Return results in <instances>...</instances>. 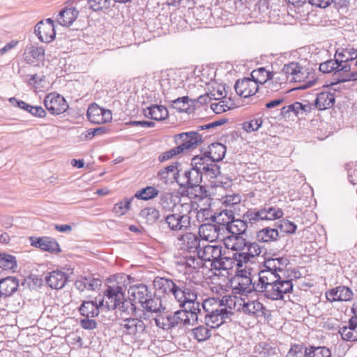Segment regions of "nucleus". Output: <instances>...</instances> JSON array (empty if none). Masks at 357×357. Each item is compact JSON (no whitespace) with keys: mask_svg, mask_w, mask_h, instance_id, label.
Instances as JSON below:
<instances>
[{"mask_svg":"<svg viewBox=\"0 0 357 357\" xmlns=\"http://www.w3.org/2000/svg\"><path fill=\"white\" fill-rule=\"evenodd\" d=\"M289 261L286 257L270 258L264 264V268L258 273V282L252 279L234 276L230 280V287L235 294H247L252 291L264 292L271 300H281L284 295L293 290L292 281L282 276L284 269Z\"/></svg>","mask_w":357,"mask_h":357,"instance_id":"f257e3e1","label":"nucleus"},{"mask_svg":"<svg viewBox=\"0 0 357 357\" xmlns=\"http://www.w3.org/2000/svg\"><path fill=\"white\" fill-rule=\"evenodd\" d=\"M126 287L117 283L116 285L109 286L105 292L106 300L102 299L98 302L83 301L79 307L81 314L86 317L93 318L98 315L99 308L104 306L105 302L108 310H114L117 307L123 308L126 304L125 291Z\"/></svg>","mask_w":357,"mask_h":357,"instance_id":"f03ea898","label":"nucleus"},{"mask_svg":"<svg viewBox=\"0 0 357 357\" xmlns=\"http://www.w3.org/2000/svg\"><path fill=\"white\" fill-rule=\"evenodd\" d=\"M202 307L205 314L206 325L211 328H216L221 326L233 314L221 307L220 299L210 298L204 301Z\"/></svg>","mask_w":357,"mask_h":357,"instance_id":"7ed1b4c3","label":"nucleus"},{"mask_svg":"<svg viewBox=\"0 0 357 357\" xmlns=\"http://www.w3.org/2000/svg\"><path fill=\"white\" fill-rule=\"evenodd\" d=\"M192 207L184 200L180 204L178 210L166 215L165 222L169 230L176 232L185 231L190 228L191 225H195V220H192L190 216Z\"/></svg>","mask_w":357,"mask_h":357,"instance_id":"20e7f679","label":"nucleus"},{"mask_svg":"<svg viewBox=\"0 0 357 357\" xmlns=\"http://www.w3.org/2000/svg\"><path fill=\"white\" fill-rule=\"evenodd\" d=\"M190 284V282L173 281L165 278H156L153 280V286L157 291L172 295L176 301L183 298V293L188 290V287Z\"/></svg>","mask_w":357,"mask_h":357,"instance_id":"39448f33","label":"nucleus"},{"mask_svg":"<svg viewBox=\"0 0 357 357\" xmlns=\"http://www.w3.org/2000/svg\"><path fill=\"white\" fill-rule=\"evenodd\" d=\"M197 293L193 284L191 283L188 287V290L183 293V298L176 301L179 303L180 307L184 308L190 314L192 321H197L198 319V314L202 313V304L197 301Z\"/></svg>","mask_w":357,"mask_h":357,"instance_id":"423d86ee","label":"nucleus"},{"mask_svg":"<svg viewBox=\"0 0 357 357\" xmlns=\"http://www.w3.org/2000/svg\"><path fill=\"white\" fill-rule=\"evenodd\" d=\"M44 105L47 110L53 115L62 114L68 108V105L65 98L56 93L47 94L45 98Z\"/></svg>","mask_w":357,"mask_h":357,"instance_id":"0eeeda50","label":"nucleus"},{"mask_svg":"<svg viewBox=\"0 0 357 357\" xmlns=\"http://www.w3.org/2000/svg\"><path fill=\"white\" fill-rule=\"evenodd\" d=\"M215 161L211 160L206 153L202 156H195L192 159L191 165L197 168L202 177L205 175L210 178H213L216 175V167L214 164Z\"/></svg>","mask_w":357,"mask_h":357,"instance_id":"6e6552de","label":"nucleus"},{"mask_svg":"<svg viewBox=\"0 0 357 357\" xmlns=\"http://www.w3.org/2000/svg\"><path fill=\"white\" fill-rule=\"evenodd\" d=\"M177 246L179 249L190 254H195L200 249V239L196 234L186 232L177 238Z\"/></svg>","mask_w":357,"mask_h":357,"instance_id":"1a4fd4ad","label":"nucleus"},{"mask_svg":"<svg viewBox=\"0 0 357 357\" xmlns=\"http://www.w3.org/2000/svg\"><path fill=\"white\" fill-rule=\"evenodd\" d=\"M34 31L38 39L43 43H50L56 35L54 22L50 18L39 22L36 25Z\"/></svg>","mask_w":357,"mask_h":357,"instance_id":"9d476101","label":"nucleus"},{"mask_svg":"<svg viewBox=\"0 0 357 357\" xmlns=\"http://www.w3.org/2000/svg\"><path fill=\"white\" fill-rule=\"evenodd\" d=\"M176 180V183L181 188H192L195 186H199L202 182V174L199 173L197 168L192 166L189 170L180 175Z\"/></svg>","mask_w":357,"mask_h":357,"instance_id":"9b49d317","label":"nucleus"},{"mask_svg":"<svg viewBox=\"0 0 357 357\" xmlns=\"http://www.w3.org/2000/svg\"><path fill=\"white\" fill-rule=\"evenodd\" d=\"M89 120L96 124H101L109 122L112 119V112L109 109H105L97 104H91L87 110Z\"/></svg>","mask_w":357,"mask_h":357,"instance_id":"f8f14e48","label":"nucleus"},{"mask_svg":"<svg viewBox=\"0 0 357 357\" xmlns=\"http://www.w3.org/2000/svg\"><path fill=\"white\" fill-rule=\"evenodd\" d=\"M177 137L181 140L178 147L182 149V153L196 148L203 141V137L196 131L178 134Z\"/></svg>","mask_w":357,"mask_h":357,"instance_id":"ddd939ff","label":"nucleus"},{"mask_svg":"<svg viewBox=\"0 0 357 357\" xmlns=\"http://www.w3.org/2000/svg\"><path fill=\"white\" fill-rule=\"evenodd\" d=\"M186 202L188 204H190L193 206L192 208L193 211L190 213V216L192 217V220H195V225L206 221L213 222L214 214L211 208H200L198 210V204L189 198L186 199Z\"/></svg>","mask_w":357,"mask_h":357,"instance_id":"4468645a","label":"nucleus"},{"mask_svg":"<svg viewBox=\"0 0 357 357\" xmlns=\"http://www.w3.org/2000/svg\"><path fill=\"white\" fill-rule=\"evenodd\" d=\"M261 252V247L256 242H248L245 250L241 253L236 254L237 266H243V263H248L250 259L259 256Z\"/></svg>","mask_w":357,"mask_h":357,"instance_id":"2eb2a0df","label":"nucleus"},{"mask_svg":"<svg viewBox=\"0 0 357 357\" xmlns=\"http://www.w3.org/2000/svg\"><path fill=\"white\" fill-rule=\"evenodd\" d=\"M234 88L238 96L247 98L254 95L257 92L258 84H257V82L252 79V78H244L237 80Z\"/></svg>","mask_w":357,"mask_h":357,"instance_id":"dca6fc26","label":"nucleus"},{"mask_svg":"<svg viewBox=\"0 0 357 357\" xmlns=\"http://www.w3.org/2000/svg\"><path fill=\"white\" fill-rule=\"evenodd\" d=\"M353 291L345 286H339L326 292V297L331 303L335 301H349L353 298Z\"/></svg>","mask_w":357,"mask_h":357,"instance_id":"f3484780","label":"nucleus"},{"mask_svg":"<svg viewBox=\"0 0 357 357\" xmlns=\"http://www.w3.org/2000/svg\"><path fill=\"white\" fill-rule=\"evenodd\" d=\"M182 83H176L175 79H163L160 82L162 93L166 101L179 96L183 90Z\"/></svg>","mask_w":357,"mask_h":357,"instance_id":"a211bd4d","label":"nucleus"},{"mask_svg":"<svg viewBox=\"0 0 357 357\" xmlns=\"http://www.w3.org/2000/svg\"><path fill=\"white\" fill-rule=\"evenodd\" d=\"M120 328L126 335H137L146 330L143 321L138 319H126L120 324Z\"/></svg>","mask_w":357,"mask_h":357,"instance_id":"6ab92c4d","label":"nucleus"},{"mask_svg":"<svg viewBox=\"0 0 357 357\" xmlns=\"http://www.w3.org/2000/svg\"><path fill=\"white\" fill-rule=\"evenodd\" d=\"M186 199L187 198H183V199H181L176 195H174L172 193L165 192L160 195V204L162 209L172 213L178 210L180 204L184 200L186 202Z\"/></svg>","mask_w":357,"mask_h":357,"instance_id":"aec40b11","label":"nucleus"},{"mask_svg":"<svg viewBox=\"0 0 357 357\" xmlns=\"http://www.w3.org/2000/svg\"><path fill=\"white\" fill-rule=\"evenodd\" d=\"M220 227L211 222L202 224L199 227V236L203 240L214 242L218 239Z\"/></svg>","mask_w":357,"mask_h":357,"instance_id":"412c9836","label":"nucleus"},{"mask_svg":"<svg viewBox=\"0 0 357 357\" xmlns=\"http://www.w3.org/2000/svg\"><path fill=\"white\" fill-rule=\"evenodd\" d=\"M197 255L202 259V261H211L212 266L213 262L221 257L222 247L215 245H204L197 252Z\"/></svg>","mask_w":357,"mask_h":357,"instance_id":"4be33fe9","label":"nucleus"},{"mask_svg":"<svg viewBox=\"0 0 357 357\" xmlns=\"http://www.w3.org/2000/svg\"><path fill=\"white\" fill-rule=\"evenodd\" d=\"M128 293L130 300L135 303H138L141 305L144 303L146 299L151 295L147 287L142 284L130 287Z\"/></svg>","mask_w":357,"mask_h":357,"instance_id":"5701e85b","label":"nucleus"},{"mask_svg":"<svg viewBox=\"0 0 357 357\" xmlns=\"http://www.w3.org/2000/svg\"><path fill=\"white\" fill-rule=\"evenodd\" d=\"M102 282L91 276L81 277L75 282V287L79 291H96L101 286Z\"/></svg>","mask_w":357,"mask_h":357,"instance_id":"b1692460","label":"nucleus"},{"mask_svg":"<svg viewBox=\"0 0 357 357\" xmlns=\"http://www.w3.org/2000/svg\"><path fill=\"white\" fill-rule=\"evenodd\" d=\"M241 307V312L250 316L261 317L264 314L263 304L257 300L246 302L243 299Z\"/></svg>","mask_w":357,"mask_h":357,"instance_id":"393cba45","label":"nucleus"},{"mask_svg":"<svg viewBox=\"0 0 357 357\" xmlns=\"http://www.w3.org/2000/svg\"><path fill=\"white\" fill-rule=\"evenodd\" d=\"M45 281L52 289H60L66 284L67 276L62 271H54L49 273L48 275L45 278Z\"/></svg>","mask_w":357,"mask_h":357,"instance_id":"a878e982","label":"nucleus"},{"mask_svg":"<svg viewBox=\"0 0 357 357\" xmlns=\"http://www.w3.org/2000/svg\"><path fill=\"white\" fill-rule=\"evenodd\" d=\"M31 245L40 248L43 250L48 252L59 251V245L58 243L50 237H41L33 239L31 238Z\"/></svg>","mask_w":357,"mask_h":357,"instance_id":"bb28decb","label":"nucleus"},{"mask_svg":"<svg viewBox=\"0 0 357 357\" xmlns=\"http://www.w3.org/2000/svg\"><path fill=\"white\" fill-rule=\"evenodd\" d=\"M179 176V171L178 170V162H174L160 170L158 173V177L164 183L176 182Z\"/></svg>","mask_w":357,"mask_h":357,"instance_id":"cd10ccee","label":"nucleus"},{"mask_svg":"<svg viewBox=\"0 0 357 357\" xmlns=\"http://www.w3.org/2000/svg\"><path fill=\"white\" fill-rule=\"evenodd\" d=\"M144 115L155 121H162L168 117L167 109L163 105H153L144 109Z\"/></svg>","mask_w":357,"mask_h":357,"instance_id":"c85d7f7f","label":"nucleus"},{"mask_svg":"<svg viewBox=\"0 0 357 357\" xmlns=\"http://www.w3.org/2000/svg\"><path fill=\"white\" fill-rule=\"evenodd\" d=\"M78 13V10L75 7H66L59 12L57 22L62 26H69L77 17Z\"/></svg>","mask_w":357,"mask_h":357,"instance_id":"c756f323","label":"nucleus"},{"mask_svg":"<svg viewBox=\"0 0 357 357\" xmlns=\"http://www.w3.org/2000/svg\"><path fill=\"white\" fill-rule=\"evenodd\" d=\"M13 105L17 106L32 114L34 116L43 118L46 116L45 110L40 106H32L22 100H18L15 98H10Z\"/></svg>","mask_w":357,"mask_h":357,"instance_id":"7c9ffc66","label":"nucleus"},{"mask_svg":"<svg viewBox=\"0 0 357 357\" xmlns=\"http://www.w3.org/2000/svg\"><path fill=\"white\" fill-rule=\"evenodd\" d=\"M18 281L13 277L0 280V296L8 297L15 293L18 288Z\"/></svg>","mask_w":357,"mask_h":357,"instance_id":"2f4dec72","label":"nucleus"},{"mask_svg":"<svg viewBox=\"0 0 357 357\" xmlns=\"http://www.w3.org/2000/svg\"><path fill=\"white\" fill-rule=\"evenodd\" d=\"M335 98L333 93L328 91L319 93L315 100L316 107L324 110L332 107L335 104Z\"/></svg>","mask_w":357,"mask_h":357,"instance_id":"473e14b6","label":"nucleus"},{"mask_svg":"<svg viewBox=\"0 0 357 357\" xmlns=\"http://www.w3.org/2000/svg\"><path fill=\"white\" fill-rule=\"evenodd\" d=\"M246 240L240 235H231L225 239V245L228 249L235 251H242L245 250L247 245Z\"/></svg>","mask_w":357,"mask_h":357,"instance_id":"72a5a7b5","label":"nucleus"},{"mask_svg":"<svg viewBox=\"0 0 357 357\" xmlns=\"http://www.w3.org/2000/svg\"><path fill=\"white\" fill-rule=\"evenodd\" d=\"M24 55V59L28 63H33L36 61L43 59L45 50L42 47L31 46L26 48Z\"/></svg>","mask_w":357,"mask_h":357,"instance_id":"f704fd0d","label":"nucleus"},{"mask_svg":"<svg viewBox=\"0 0 357 357\" xmlns=\"http://www.w3.org/2000/svg\"><path fill=\"white\" fill-rule=\"evenodd\" d=\"M279 238L278 229L271 227H266L257 233V239L261 243H271L276 241Z\"/></svg>","mask_w":357,"mask_h":357,"instance_id":"c9c22d12","label":"nucleus"},{"mask_svg":"<svg viewBox=\"0 0 357 357\" xmlns=\"http://www.w3.org/2000/svg\"><path fill=\"white\" fill-rule=\"evenodd\" d=\"M220 301L221 302V307L231 312H232V310L241 311L243 298L235 296H225Z\"/></svg>","mask_w":357,"mask_h":357,"instance_id":"e433bc0d","label":"nucleus"},{"mask_svg":"<svg viewBox=\"0 0 357 357\" xmlns=\"http://www.w3.org/2000/svg\"><path fill=\"white\" fill-rule=\"evenodd\" d=\"M287 81V76L284 73H282V72H272L270 79L267 84V87L273 91H278L281 89L282 84H286Z\"/></svg>","mask_w":357,"mask_h":357,"instance_id":"4c0bfd02","label":"nucleus"},{"mask_svg":"<svg viewBox=\"0 0 357 357\" xmlns=\"http://www.w3.org/2000/svg\"><path fill=\"white\" fill-rule=\"evenodd\" d=\"M234 218V213L231 210H222L218 213L214 214L213 222L218 225L225 226L226 229L229 227Z\"/></svg>","mask_w":357,"mask_h":357,"instance_id":"58836bf2","label":"nucleus"},{"mask_svg":"<svg viewBox=\"0 0 357 357\" xmlns=\"http://www.w3.org/2000/svg\"><path fill=\"white\" fill-rule=\"evenodd\" d=\"M174 320L172 314L158 315L154 319V322L158 328L168 331L176 327Z\"/></svg>","mask_w":357,"mask_h":357,"instance_id":"ea45409f","label":"nucleus"},{"mask_svg":"<svg viewBox=\"0 0 357 357\" xmlns=\"http://www.w3.org/2000/svg\"><path fill=\"white\" fill-rule=\"evenodd\" d=\"M209 151L206 153L213 161H220L223 159L226 153V146L220 143L212 144Z\"/></svg>","mask_w":357,"mask_h":357,"instance_id":"a19ab883","label":"nucleus"},{"mask_svg":"<svg viewBox=\"0 0 357 357\" xmlns=\"http://www.w3.org/2000/svg\"><path fill=\"white\" fill-rule=\"evenodd\" d=\"M264 220H275L284 215L283 211L277 206H265L261 208Z\"/></svg>","mask_w":357,"mask_h":357,"instance_id":"79ce46f5","label":"nucleus"},{"mask_svg":"<svg viewBox=\"0 0 357 357\" xmlns=\"http://www.w3.org/2000/svg\"><path fill=\"white\" fill-rule=\"evenodd\" d=\"M242 218H244L245 222L250 226H253L264 220L261 208L259 209L254 208L248 210L243 215Z\"/></svg>","mask_w":357,"mask_h":357,"instance_id":"37998d69","label":"nucleus"},{"mask_svg":"<svg viewBox=\"0 0 357 357\" xmlns=\"http://www.w3.org/2000/svg\"><path fill=\"white\" fill-rule=\"evenodd\" d=\"M248 227V224L245 222V219H235L234 218L230 225H229V227L227 228V231L231 234V235H241L245 232L247 228Z\"/></svg>","mask_w":357,"mask_h":357,"instance_id":"c03bdc74","label":"nucleus"},{"mask_svg":"<svg viewBox=\"0 0 357 357\" xmlns=\"http://www.w3.org/2000/svg\"><path fill=\"white\" fill-rule=\"evenodd\" d=\"M144 310L148 312H159L164 309L162 305L161 300L159 297H152L151 295L141 305Z\"/></svg>","mask_w":357,"mask_h":357,"instance_id":"a18cd8bd","label":"nucleus"},{"mask_svg":"<svg viewBox=\"0 0 357 357\" xmlns=\"http://www.w3.org/2000/svg\"><path fill=\"white\" fill-rule=\"evenodd\" d=\"M237 264V261L236 257L234 259L232 257H221L218 259L213 262L212 267L216 270H230L233 268L235 264Z\"/></svg>","mask_w":357,"mask_h":357,"instance_id":"49530a36","label":"nucleus"},{"mask_svg":"<svg viewBox=\"0 0 357 357\" xmlns=\"http://www.w3.org/2000/svg\"><path fill=\"white\" fill-rule=\"evenodd\" d=\"M69 342L77 345L78 347H95L96 341H93L94 336H70Z\"/></svg>","mask_w":357,"mask_h":357,"instance_id":"de8ad7c7","label":"nucleus"},{"mask_svg":"<svg viewBox=\"0 0 357 357\" xmlns=\"http://www.w3.org/2000/svg\"><path fill=\"white\" fill-rule=\"evenodd\" d=\"M272 72L267 70L265 68L261 67L252 70L251 78L257 82V84H268Z\"/></svg>","mask_w":357,"mask_h":357,"instance_id":"09e8293b","label":"nucleus"},{"mask_svg":"<svg viewBox=\"0 0 357 357\" xmlns=\"http://www.w3.org/2000/svg\"><path fill=\"white\" fill-rule=\"evenodd\" d=\"M181 263L185 265L186 267L194 269L201 268L204 265L202 259L197 255V253L194 254V255H186L183 256L181 259Z\"/></svg>","mask_w":357,"mask_h":357,"instance_id":"8fccbe9b","label":"nucleus"},{"mask_svg":"<svg viewBox=\"0 0 357 357\" xmlns=\"http://www.w3.org/2000/svg\"><path fill=\"white\" fill-rule=\"evenodd\" d=\"M167 102L171 103L172 107L179 112H187L190 109L189 98L188 96L179 97L178 96L174 98H171Z\"/></svg>","mask_w":357,"mask_h":357,"instance_id":"3c124183","label":"nucleus"},{"mask_svg":"<svg viewBox=\"0 0 357 357\" xmlns=\"http://www.w3.org/2000/svg\"><path fill=\"white\" fill-rule=\"evenodd\" d=\"M305 354L307 357H331V352L326 347H310L305 348Z\"/></svg>","mask_w":357,"mask_h":357,"instance_id":"603ef678","label":"nucleus"},{"mask_svg":"<svg viewBox=\"0 0 357 357\" xmlns=\"http://www.w3.org/2000/svg\"><path fill=\"white\" fill-rule=\"evenodd\" d=\"M159 194L158 190L153 186H147L136 192L135 197L142 200H149L155 198Z\"/></svg>","mask_w":357,"mask_h":357,"instance_id":"864d4df0","label":"nucleus"},{"mask_svg":"<svg viewBox=\"0 0 357 357\" xmlns=\"http://www.w3.org/2000/svg\"><path fill=\"white\" fill-rule=\"evenodd\" d=\"M305 73L300 70L294 77L290 78V82L301 83L296 89H305L311 87L315 83V80H305Z\"/></svg>","mask_w":357,"mask_h":357,"instance_id":"5fc2aeb1","label":"nucleus"},{"mask_svg":"<svg viewBox=\"0 0 357 357\" xmlns=\"http://www.w3.org/2000/svg\"><path fill=\"white\" fill-rule=\"evenodd\" d=\"M0 268L4 270L15 271L17 268L15 257L11 255L0 253Z\"/></svg>","mask_w":357,"mask_h":357,"instance_id":"6e6d98bb","label":"nucleus"},{"mask_svg":"<svg viewBox=\"0 0 357 357\" xmlns=\"http://www.w3.org/2000/svg\"><path fill=\"white\" fill-rule=\"evenodd\" d=\"M282 110L283 112H292L296 115H298L300 114H303L304 113L310 112L311 111V106L307 103L303 104L298 102H296L289 105L287 107H284Z\"/></svg>","mask_w":357,"mask_h":357,"instance_id":"4d7b16f0","label":"nucleus"},{"mask_svg":"<svg viewBox=\"0 0 357 357\" xmlns=\"http://www.w3.org/2000/svg\"><path fill=\"white\" fill-rule=\"evenodd\" d=\"M173 315L175 319L176 327H181L183 326L190 324L192 321L190 314L183 308L181 310L176 312Z\"/></svg>","mask_w":357,"mask_h":357,"instance_id":"13d9d810","label":"nucleus"},{"mask_svg":"<svg viewBox=\"0 0 357 357\" xmlns=\"http://www.w3.org/2000/svg\"><path fill=\"white\" fill-rule=\"evenodd\" d=\"M133 197L126 198L123 201L116 203L112 209V211L118 216L123 215L130 209Z\"/></svg>","mask_w":357,"mask_h":357,"instance_id":"bf43d9fd","label":"nucleus"},{"mask_svg":"<svg viewBox=\"0 0 357 357\" xmlns=\"http://www.w3.org/2000/svg\"><path fill=\"white\" fill-rule=\"evenodd\" d=\"M140 215L145 218L146 222L152 224L155 222L160 217V212L153 207H148L141 211Z\"/></svg>","mask_w":357,"mask_h":357,"instance_id":"052dcab7","label":"nucleus"},{"mask_svg":"<svg viewBox=\"0 0 357 357\" xmlns=\"http://www.w3.org/2000/svg\"><path fill=\"white\" fill-rule=\"evenodd\" d=\"M300 70H303V68L298 63L291 62L285 64L281 72L287 76V80H290V78L294 77Z\"/></svg>","mask_w":357,"mask_h":357,"instance_id":"680f3d73","label":"nucleus"},{"mask_svg":"<svg viewBox=\"0 0 357 357\" xmlns=\"http://www.w3.org/2000/svg\"><path fill=\"white\" fill-rule=\"evenodd\" d=\"M340 67L339 61L337 60H328L325 62L321 63L319 65V70L323 73H331L337 71V68Z\"/></svg>","mask_w":357,"mask_h":357,"instance_id":"e2e57ef3","label":"nucleus"},{"mask_svg":"<svg viewBox=\"0 0 357 357\" xmlns=\"http://www.w3.org/2000/svg\"><path fill=\"white\" fill-rule=\"evenodd\" d=\"M263 121L261 118H257L251 119L248 121H245L242 124V128L247 132H252L257 131L261 126Z\"/></svg>","mask_w":357,"mask_h":357,"instance_id":"0e129e2a","label":"nucleus"},{"mask_svg":"<svg viewBox=\"0 0 357 357\" xmlns=\"http://www.w3.org/2000/svg\"><path fill=\"white\" fill-rule=\"evenodd\" d=\"M338 56L344 61H351L354 63L357 60V50L354 48H346L339 52Z\"/></svg>","mask_w":357,"mask_h":357,"instance_id":"69168bd1","label":"nucleus"},{"mask_svg":"<svg viewBox=\"0 0 357 357\" xmlns=\"http://www.w3.org/2000/svg\"><path fill=\"white\" fill-rule=\"evenodd\" d=\"M347 61H344V60L341 59V61L339 62L340 67L337 68V71L335 72V79L336 82L335 83H332V85H335L338 84L337 79L339 78H341L342 77H344L346 74L349 73V71L350 70L351 65V64H347Z\"/></svg>","mask_w":357,"mask_h":357,"instance_id":"338daca9","label":"nucleus"},{"mask_svg":"<svg viewBox=\"0 0 357 357\" xmlns=\"http://www.w3.org/2000/svg\"><path fill=\"white\" fill-rule=\"evenodd\" d=\"M339 333L342 335H353V333L357 334V317H351L349 322L348 326H344L340 328Z\"/></svg>","mask_w":357,"mask_h":357,"instance_id":"774afa93","label":"nucleus"}]
</instances>
